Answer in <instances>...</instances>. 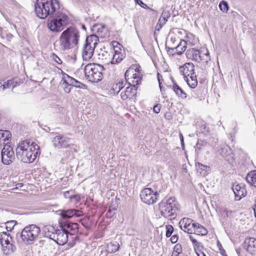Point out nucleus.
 <instances>
[{"label": "nucleus", "mask_w": 256, "mask_h": 256, "mask_svg": "<svg viewBox=\"0 0 256 256\" xmlns=\"http://www.w3.org/2000/svg\"><path fill=\"white\" fill-rule=\"evenodd\" d=\"M157 78H158V82L159 86H160V92H162V86H161V84H162V76L159 73H158Z\"/></svg>", "instance_id": "nucleus-52"}, {"label": "nucleus", "mask_w": 256, "mask_h": 256, "mask_svg": "<svg viewBox=\"0 0 256 256\" xmlns=\"http://www.w3.org/2000/svg\"><path fill=\"white\" fill-rule=\"evenodd\" d=\"M64 85V92L66 94H68L70 92V90H71V86H68V85H65V84H63Z\"/></svg>", "instance_id": "nucleus-57"}, {"label": "nucleus", "mask_w": 256, "mask_h": 256, "mask_svg": "<svg viewBox=\"0 0 256 256\" xmlns=\"http://www.w3.org/2000/svg\"><path fill=\"white\" fill-rule=\"evenodd\" d=\"M44 240H40L39 241V243L40 245H42L44 244Z\"/></svg>", "instance_id": "nucleus-63"}, {"label": "nucleus", "mask_w": 256, "mask_h": 256, "mask_svg": "<svg viewBox=\"0 0 256 256\" xmlns=\"http://www.w3.org/2000/svg\"><path fill=\"white\" fill-rule=\"evenodd\" d=\"M9 235L6 232H2L0 234V243L2 248L3 250H5L4 248L6 247L8 250H10L12 252L14 251L13 246L12 244H10L9 240Z\"/></svg>", "instance_id": "nucleus-20"}, {"label": "nucleus", "mask_w": 256, "mask_h": 256, "mask_svg": "<svg viewBox=\"0 0 256 256\" xmlns=\"http://www.w3.org/2000/svg\"><path fill=\"white\" fill-rule=\"evenodd\" d=\"M244 247L251 254H256V238L250 237L246 238Z\"/></svg>", "instance_id": "nucleus-16"}, {"label": "nucleus", "mask_w": 256, "mask_h": 256, "mask_svg": "<svg viewBox=\"0 0 256 256\" xmlns=\"http://www.w3.org/2000/svg\"><path fill=\"white\" fill-rule=\"evenodd\" d=\"M166 49L168 54H172V56L176 54V47H170L166 44Z\"/></svg>", "instance_id": "nucleus-43"}, {"label": "nucleus", "mask_w": 256, "mask_h": 256, "mask_svg": "<svg viewBox=\"0 0 256 256\" xmlns=\"http://www.w3.org/2000/svg\"><path fill=\"white\" fill-rule=\"evenodd\" d=\"M93 32L96 33L101 38L104 37L105 36L102 33H106L108 31V28L102 24H94L92 28Z\"/></svg>", "instance_id": "nucleus-26"}, {"label": "nucleus", "mask_w": 256, "mask_h": 256, "mask_svg": "<svg viewBox=\"0 0 256 256\" xmlns=\"http://www.w3.org/2000/svg\"><path fill=\"white\" fill-rule=\"evenodd\" d=\"M74 86L81 89H86L87 88V86L86 84L78 82L77 80H76V83Z\"/></svg>", "instance_id": "nucleus-44"}, {"label": "nucleus", "mask_w": 256, "mask_h": 256, "mask_svg": "<svg viewBox=\"0 0 256 256\" xmlns=\"http://www.w3.org/2000/svg\"><path fill=\"white\" fill-rule=\"evenodd\" d=\"M233 211L228 208H224L223 210V214L226 217H230L232 216Z\"/></svg>", "instance_id": "nucleus-49"}, {"label": "nucleus", "mask_w": 256, "mask_h": 256, "mask_svg": "<svg viewBox=\"0 0 256 256\" xmlns=\"http://www.w3.org/2000/svg\"><path fill=\"white\" fill-rule=\"evenodd\" d=\"M116 210V208H111V207L110 206L106 213V216L108 218H110L114 214L112 213V210L114 211Z\"/></svg>", "instance_id": "nucleus-53"}, {"label": "nucleus", "mask_w": 256, "mask_h": 256, "mask_svg": "<svg viewBox=\"0 0 256 256\" xmlns=\"http://www.w3.org/2000/svg\"><path fill=\"white\" fill-rule=\"evenodd\" d=\"M80 38V32L78 29L74 26L68 28L59 38L61 49L66 50L74 48L78 44Z\"/></svg>", "instance_id": "nucleus-3"}, {"label": "nucleus", "mask_w": 256, "mask_h": 256, "mask_svg": "<svg viewBox=\"0 0 256 256\" xmlns=\"http://www.w3.org/2000/svg\"><path fill=\"white\" fill-rule=\"evenodd\" d=\"M206 145V142L204 140H198V142L195 146L196 150H200L202 149V147Z\"/></svg>", "instance_id": "nucleus-40"}, {"label": "nucleus", "mask_w": 256, "mask_h": 256, "mask_svg": "<svg viewBox=\"0 0 256 256\" xmlns=\"http://www.w3.org/2000/svg\"><path fill=\"white\" fill-rule=\"evenodd\" d=\"M184 80L186 82L189 86L192 88H195L198 85L197 80H190V78L188 77L184 78Z\"/></svg>", "instance_id": "nucleus-37"}, {"label": "nucleus", "mask_w": 256, "mask_h": 256, "mask_svg": "<svg viewBox=\"0 0 256 256\" xmlns=\"http://www.w3.org/2000/svg\"><path fill=\"white\" fill-rule=\"evenodd\" d=\"M53 59L58 64H62V60L54 54H53Z\"/></svg>", "instance_id": "nucleus-54"}, {"label": "nucleus", "mask_w": 256, "mask_h": 256, "mask_svg": "<svg viewBox=\"0 0 256 256\" xmlns=\"http://www.w3.org/2000/svg\"><path fill=\"white\" fill-rule=\"evenodd\" d=\"M0 89H2V90H4L11 86H12L13 88H14L16 86L17 81L16 80V78H14L7 80L3 84H2L1 82H0Z\"/></svg>", "instance_id": "nucleus-32"}, {"label": "nucleus", "mask_w": 256, "mask_h": 256, "mask_svg": "<svg viewBox=\"0 0 256 256\" xmlns=\"http://www.w3.org/2000/svg\"><path fill=\"white\" fill-rule=\"evenodd\" d=\"M172 80L174 84L172 86V90L176 94V96L182 98L184 99L186 98V93L182 90V88L178 86L176 82H174L173 78H172Z\"/></svg>", "instance_id": "nucleus-28"}, {"label": "nucleus", "mask_w": 256, "mask_h": 256, "mask_svg": "<svg viewBox=\"0 0 256 256\" xmlns=\"http://www.w3.org/2000/svg\"><path fill=\"white\" fill-rule=\"evenodd\" d=\"M124 82L123 81L119 82L113 86L114 90H118L117 92H119L120 90H122L124 87Z\"/></svg>", "instance_id": "nucleus-38"}, {"label": "nucleus", "mask_w": 256, "mask_h": 256, "mask_svg": "<svg viewBox=\"0 0 256 256\" xmlns=\"http://www.w3.org/2000/svg\"><path fill=\"white\" fill-rule=\"evenodd\" d=\"M2 160L4 164H10L14 159L13 148L8 144H5L1 152Z\"/></svg>", "instance_id": "nucleus-9"}, {"label": "nucleus", "mask_w": 256, "mask_h": 256, "mask_svg": "<svg viewBox=\"0 0 256 256\" xmlns=\"http://www.w3.org/2000/svg\"><path fill=\"white\" fill-rule=\"evenodd\" d=\"M196 222L194 220L188 218H182L180 222V227L182 230L188 234H192L195 230Z\"/></svg>", "instance_id": "nucleus-11"}, {"label": "nucleus", "mask_w": 256, "mask_h": 256, "mask_svg": "<svg viewBox=\"0 0 256 256\" xmlns=\"http://www.w3.org/2000/svg\"><path fill=\"white\" fill-rule=\"evenodd\" d=\"M192 74L190 75V80H197L196 76L195 74V72H194V74Z\"/></svg>", "instance_id": "nucleus-59"}, {"label": "nucleus", "mask_w": 256, "mask_h": 256, "mask_svg": "<svg viewBox=\"0 0 256 256\" xmlns=\"http://www.w3.org/2000/svg\"><path fill=\"white\" fill-rule=\"evenodd\" d=\"M160 104H158L154 106L153 111L156 114H158L160 112Z\"/></svg>", "instance_id": "nucleus-55"}, {"label": "nucleus", "mask_w": 256, "mask_h": 256, "mask_svg": "<svg viewBox=\"0 0 256 256\" xmlns=\"http://www.w3.org/2000/svg\"><path fill=\"white\" fill-rule=\"evenodd\" d=\"M186 56L188 58L192 60L198 62L202 60V54L200 51L194 48H192L188 50L186 52Z\"/></svg>", "instance_id": "nucleus-19"}, {"label": "nucleus", "mask_w": 256, "mask_h": 256, "mask_svg": "<svg viewBox=\"0 0 256 256\" xmlns=\"http://www.w3.org/2000/svg\"><path fill=\"white\" fill-rule=\"evenodd\" d=\"M253 210L254 212V210H256V204L253 206Z\"/></svg>", "instance_id": "nucleus-64"}, {"label": "nucleus", "mask_w": 256, "mask_h": 256, "mask_svg": "<svg viewBox=\"0 0 256 256\" xmlns=\"http://www.w3.org/2000/svg\"><path fill=\"white\" fill-rule=\"evenodd\" d=\"M47 27L52 32H62L64 28L52 16H50L47 22Z\"/></svg>", "instance_id": "nucleus-17"}, {"label": "nucleus", "mask_w": 256, "mask_h": 256, "mask_svg": "<svg viewBox=\"0 0 256 256\" xmlns=\"http://www.w3.org/2000/svg\"><path fill=\"white\" fill-rule=\"evenodd\" d=\"M126 80L128 84L135 86L140 84L142 74L140 65L134 64L130 67L124 74Z\"/></svg>", "instance_id": "nucleus-6"}, {"label": "nucleus", "mask_w": 256, "mask_h": 256, "mask_svg": "<svg viewBox=\"0 0 256 256\" xmlns=\"http://www.w3.org/2000/svg\"><path fill=\"white\" fill-rule=\"evenodd\" d=\"M178 239V236L177 234H174L172 236L170 241L172 243L174 244L176 242Z\"/></svg>", "instance_id": "nucleus-56"}, {"label": "nucleus", "mask_w": 256, "mask_h": 256, "mask_svg": "<svg viewBox=\"0 0 256 256\" xmlns=\"http://www.w3.org/2000/svg\"><path fill=\"white\" fill-rule=\"evenodd\" d=\"M56 231V230L55 229L54 227L51 225L44 226L42 229L44 236L50 240H52L54 238Z\"/></svg>", "instance_id": "nucleus-23"}, {"label": "nucleus", "mask_w": 256, "mask_h": 256, "mask_svg": "<svg viewBox=\"0 0 256 256\" xmlns=\"http://www.w3.org/2000/svg\"><path fill=\"white\" fill-rule=\"evenodd\" d=\"M210 60V55L208 52L206 54H202V60L201 62H202L205 63H208V60Z\"/></svg>", "instance_id": "nucleus-48"}, {"label": "nucleus", "mask_w": 256, "mask_h": 256, "mask_svg": "<svg viewBox=\"0 0 256 256\" xmlns=\"http://www.w3.org/2000/svg\"><path fill=\"white\" fill-rule=\"evenodd\" d=\"M173 252L179 254H181L182 252V248L181 244H176L174 246Z\"/></svg>", "instance_id": "nucleus-45"}, {"label": "nucleus", "mask_w": 256, "mask_h": 256, "mask_svg": "<svg viewBox=\"0 0 256 256\" xmlns=\"http://www.w3.org/2000/svg\"><path fill=\"white\" fill-rule=\"evenodd\" d=\"M99 42L98 36L96 34H91L86 38L85 44L92 48L94 49L96 48Z\"/></svg>", "instance_id": "nucleus-24"}, {"label": "nucleus", "mask_w": 256, "mask_h": 256, "mask_svg": "<svg viewBox=\"0 0 256 256\" xmlns=\"http://www.w3.org/2000/svg\"><path fill=\"white\" fill-rule=\"evenodd\" d=\"M170 14L169 12H162L160 18L162 19H164L165 20L168 21V18L170 17Z\"/></svg>", "instance_id": "nucleus-47"}, {"label": "nucleus", "mask_w": 256, "mask_h": 256, "mask_svg": "<svg viewBox=\"0 0 256 256\" xmlns=\"http://www.w3.org/2000/svg\"><path fill=\"white\" fill-rule=\"evenodd\" d=\"M220 154L229 164H232L234 162V154L228 146H224L221 148Z\"/></svg>", "instance_id": "nucleus-15"}, {"label": "nucleus", "mask_w": 256, "mask_h": 256, "mask_svg": "<svg viewBox=\"0 0 256 256\" xmlns=\"http://www.w3.org/2000/svg\"><path fill=\"white\" fill-rule=\"evenodd\" d=\"M186 42L184 40H180L179 44L176 46V54L181 55L186 50Z\"/></svg>", "instance_id": "nucleus-33"}, {"label": "nucleus", "mask_w": 256, "mask_h": 256, "mask_svg": "<svg viewBox=\"0 0 256 256\" xmlns=\"http://www.w3.org/2000/svg\"><path fill=\"white\" fill-rule=\"evenodd\" d=\"M174 232V228L172 225H168L166 226V236L167 238H170Z\"/></svg>", "instance_id": "nucleus-42"}, {"label": "nucleus", "mask_w": 256, "mask_h": 256, "mask_svg": "<svg viewBox=\"0 0 256 256\" xmlns=\"http://www.w3.org/2000/svg\"><path fill=\"white\" fill-rule=\"evenodd\" d=\"M196 168L198 174L202 176H206L210 170L209 166L202 164L198 162L196 163Z\"/></svg>", "instance_id": "nucleus-27"}, {"label": "nucleus", "mask_w": 256, "mask_h": 256, "mask_svg": "<svg viewBox=\"0 0 256 256\" xmlns=\"http://www.w3.org/2000/svg\"><path fill=\"white\" fill-rule=\"evenodd\" d=\"M140 196L144 202L150 204L156 202L159 194L158 192H154L151 188H145L141 191Z\"/></svg>", "instance_id": "nucleus-8"}, {"label": "nucleus", "mask_w": 256, "mask_h": 256, "mask_svg": "<svg viewBox=\"0 0 256 256\" xmlns=\"http://www.w3.org/2000/svg\"><path fill=\"white\" fill-rule=\"evenodd\" d=\"M16 220H10V221L7 222L6 223V229L8 231H10L12 230V229L14 227V226L16 225Z\"/></svg>", "instance_id": "nucleus-41"}, {"label": "nucleus", "mask_w": 256, "mask_h": 256, "mask_svg": "<svg viewBox=\"0 0 256 256\" xmlns=\"http://www.w3.org/2000/svg\"><path fill=\"white\" fill-rule=\"evenodd\" d=\"M76 80L65 74L63 75L61 83L62 84L68 85V86H74Z\"/></svg>", "instance_id": "nucleus-29"}, {"label": "nucleus", "mask_w": 256, "mask_h": 256, "mask_svg": "<svg viewBox=\"0 0 256 256\" xmlns=\"http://www.w3.org/2000/svg\"><path fill=\"white\" fill-rule=\"evenodd\" d=\"M232 190L235 196V199L236 200H240L246 194V189L240 184H234Z\"/></svg>", "instance_id": "nucleus-22"}, {"label": "nucleus", "mask_w": 256, "mask_h": 256, "mask_svg": "<svg viewBox=\"0 0 256 256\" xmlns=\"http://www.w3.org/2000/svg\"><path fill=\"white\" fill-rule=\"evenodd\" d=\"M56 212L64 220L71 218L74 216L80 217L82 215V212L81 210L76 209L61 210L56 211Z\"/></svg>", "instance_id": "nucleus-13"}, {"label": "nucleus", "mask_w": 256, "mask_h": 256, "mask_svg": "<svg viewBox=\"0 0 256 256\" xmlns=\"http://www.w3.org/2000/svg\"><path fill=\"white\" fill-rule=\"evenodd\" d=\"M120 244L117 242H110L106 245V250L110 254L116 252L120 248Z\"/></svg>", "instance_id": "nucleus-31"}, {"label": "nucleus", "mask_w": 256, "mask_h": 256, "mask_svg": "<svg viewBox=\"0 0 256 256\" xmlns=\"http://www.w3.org/2000/svg\"><path fill=\"white\" fill-rule=\"evenodd\" d=\"M115 54L113 55L112 58L111 60L112 64H116L120 62L123 59L124 56L121 52H114Z\"/></svg>", "instance_id": "nucleus-35"}, {"label": "nucleus", "mask_w": 256, "mask_h": 256, "mask_svg": "<svg viewBox=\"0 0 256 256\" xmlns=\"http://www.w3.org/2000/svg\"><path fill=\"white\" fill-rule=\"evenodd\" d=\"M70 199L72 202H78L80 200V196L78 194H74L70 196Z\"/></svg>", "instance_id": "nucleus-46"}, {"label": "nucleus", "mask_w": 256, "mask_h": 256, "mask_svg": "<svg viewBox=\"0 0 256 256\" xmlns=\"http://www.w3.org/2000/svg\"><path fill=\"white\" fill-rule=\"evenodd\" d=\"M40 232V228L36 224L26 226L22 231L20 236L27 244H30L38 237Z\"/></svg>", "instance_id": "nucleus-7"}, {"label": "nucleus", "mask_w": 256, "mask_h": 256, "mask_svg": "<svg viewBox=\"0 0 256 256\" xmlns=\"http://www.w3.org/2000/svg\"><path fill=\"white\" fill-rule=\"evenodd\" d=\"M219 8L224 12H226L228 10L229 6L226 1L222 0L219 4Z\"/></svg>", "instance_id": "nucleus-36"}, {"label": "nucleus", "mask_w": 256, "mask_h": 256, "mask_svg": "<svg viewBox=\"0 0 256 256\" xmlns=\"http://www.w3.org/2000/svg\"><path fill=\"white\" fill-rule=\"evenodd\" d=\"M94 49L88 45L84 44L82 50V56L84 60H90L94 52Z\"/></svg>", "instance_id": "nucleus-25"}, {"label": "nucleus", "mask_w": 256, "mask_h": 256, "mask_svg": "<svg viewBox=\"0 0 256 256\" xmlns=\"http://www.w3.org/2000/svg\"><path fill=\"white\" fill-rule=\"evenodd\" d=\"M59 9L58 0H36L34 4V12L38 18L44 19L54 14L52 16L64 28L69 24V18Z\"/></svg>", "instance_id": "nucleus-1"}, {"label": "nucleus", "mask_w": 256, "mask_h": 256, "mask_svg": "<svg viewBox=\"0 0 256 256\" xmlns=\"http://www.w3.org/2000/svg\"><path fill=\"white\" fill-rule=\"evenodd\" d=\"M180 140L182 146H184V137L182 134H180Z\"/></svg>", "instance_id": "nucleus-61"}, {"label": "nucleus", "mask_w": 256, "mask_h": 256, "mask_svg": "<svg viewBox=\"0 0 256 256\" xmlns=\"http://www.w3.org/2000/svg\"><path fill=\"white\" fill-rule=\"evenodd\" d=\"M136 88L134 85H130L126 88L120 93L121 98L123 100H126L128 98H132L136 94Z\"/></svg>", "instance_id": "nucleus-18"}, {"label": "nucleus", "mask_w": 256, "mask_h": 256, "mask_svg": "<svg viewBox=\"0 0 256 256\" xmlns=\"http://www.w3.org/2000/svg\"><path fill=\"white\" fill-rule=\"evenodd\" d=\"M196 228L194 232L198 235L205 236L208 234L207 230L198 223L196 222Z\"/></svg>", "instance_id": "nucleus-34"}, {"label": "nucleus", "mask_w": 256, "mask_h": 256, "mask_svg": "<svg viewBox=\"0 0 256 256\" xmlns=\"http://www.w3.org/2000/svg\"><path fill=\"white\" fill-rule=\"evenodd\" d=\"M104 67L100 64L90 63L84 68V74L86 79L91 82H98L103 78L102 72Z\"/></svg>", "instance_id": "nucleus-5"}, {"label": "nucleus", "mask_w": 256, "mask_h": 256, "mask_svg": "<svg viewBox=\"0 0 256 256\" xmlns=\"http://www.w3.org/2000/svg\"><path fill=\"white\" fill-rule=\"evenodd\" d=\"M136 4L140 5L142 8L144 9L149 8L148 6L141 0H138L135 2Z\"/></svg>", "instance_id": "nucleus-51"}, {"label": "nucleus", "mask_w": 256, "mask_h": 256, "mask_svg": "<svg viewBox=\"0 0 256 256\" xmlns=\"http://www.w3.org/2000/svg\"><path fill=\"white\" fill-rule=\"evenodd\" d=\"M176 38H172L170 40V42L169 43V44L170 45V47H176L174 46V43L176 42Z\"/></svg>", "instance_id": "nucleus-58"}, {"label": "nucleus", "mask_w": 256, "mask_h": 256, "mask_svg": "<svg viewBox=\"0 0 256 256\" xmlns=\"http://www.w3.org/2000/svg\"><path fill=\"white\" fill-rule=\"evenodd\" d=\"M158 210L162 216L168 220H174L176 217V212L178 210V204L174 198H170L160 202Z\"/></svg>", "instance_id": "nucleus-4"}, {"label": "nucleus", "mask_w": 256, "mask_h": 256, "mask_svg": "<svg viewBox=\"0 0 256 256\" xmlns=\"http://www.w3.org/2000/svg\"><path fill=\"white\" fill-rule=\"evenodd\" d=\"M179 254H178V253L172 252V253L171 256H179Z\"/></svg>", "instance_id": "nucleus-62"}, {"label": "nucleus", "mask_w": 256, "mask_h": 256, "mask_svg": "<svg viewBox=\"0 0 256 256\" xmlns=\"http://www.w3.org/2000/svg\"><path fill=\"white\" fill-rule=\"evenodd\" d=\"M166 22L167 21L165 20L164 19H162L160 18L156 26V30L160 31V30L162 28L163 26L166 23Z\"/></svg>", "instance_id": "nucleus-39"}, {"label": "nucleus", "mask_w": 256, "mask_h": 256, "mask_svg": "<svg viewBox=\"0 0 256 256\" xmlns=\"http://www.w3.org/2000/svg\"><path fill=\"white\" fill-rule=\"evenodd\" d=\"M190 238L193 244L194 245L196 246L199 247L200 245L201 244V243L199 242H198L197 240H196L195 238H194L192 236H190Z\"/></svg>", "instance_id": "nucleus-50"}, {"label": "nucleus", "mask_w": 256, "mask_h": 256, "mask_svg": "<svg viewBox=\"0 0 256 256\" xmlns=\"http://www.w3.org/2000/svg\"><path fill=\"white\" fill-rule=\"evenodd\" d=\"M59 245H64L68 242V234L62 228L56 230L54 238H52Z\"/></svg>", "instance_id": "nucleus-14"}, {"label": "nucleus", "mask_w": 256, "mask_h": 256, "mask_svg": "<svg viewBox=\"0 0 256 256\" xmlns=\"http://www.w3.org/2000/svg\"><path fill=\"white\" fill-rule=\"evenodd\" d=\"M70 192V191H66L64 192V196L65 198H70V196L69 195Z\"/></svg>", "instance_id": "nucleus-60"}, {"label": "nucleus", "mask_w": 256, "mask_h": 256, "mask_svg": "<svg viewBox=\"0 0 256 256\" xmlns=\"http://www.w3.org/2000/svg\"><path fill=\"white\" fill-rule=\"evenodd\" d=\"M60 227L64 230L68 234L74 235L78 231V224L67 220L59 221Z\"/></svg>", "instance_id": "nucleus-10"}, {"label": "nucleus", "mask_w": 256, "mask_h": 256, "mask_svg": "<svg viewBox=\"0 0 256 256\" xmlns=\"http://www.w3.org/2000/svg\"><path fill=\"white\" fill-rule=\"evenodd\" d=\"M40 154V146L30 140L22 141L19 142L16 148L18 158L24 163L34 162Z\"/></svg>", "instance_id": "nucleus-2"}, {"label": "nucleus", "mask_w": 256, "mask_h": 256, "mask_svg": "<svg viewBox=\"0 0 256 256\" xmlns=\"http://www.w3.org/2000/svg\"><path fill=\"white\" fill-rule=\"evenodd\" d=\"M246 180L250 185L256 187V170H252L248 174Z\"/></svg>", "instance_id": "nucleus-30"}, {"label": "nucleus", "mask_w": 256, "mask_h": 256, "mask_svg": "<svg viewBox=\"0 0 256 256\" xmlns=\"http://www.w3.org/2000/svg\"><path fill=\"white\" fill-rule=\"evenodd\" d=\"M179 69L180 73L184 76V78L189 76L190 74L194 72V66L192 62L186 63L183 66H180Z\"/></svg>", "instance_id": "nucleus-21"}, {"label": "nucleus", "mask_w": 256, "mask_h": 256, "mask_svg": "<svg viewBox=\"0 0 256 256\" xmlns=\"http://www.w3.org/2000/svg\"><path fill=\"white\" fill-rule=\"evenodd\" d=\"M53 146L58 148H66L69 146L70 138L62 136L57 135L53 138Z\"/></svg>", "instance_id": "nucleus-12"}]
</instances>
